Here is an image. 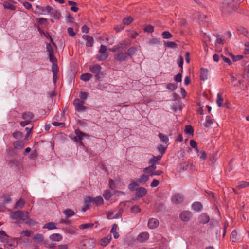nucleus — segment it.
Here are the masks:
<instances>
[{
  "mask_svg": "<svg viewBox=\"0 0 249 249\" xmlns=\"http://www.w3.org/2000/svg\"><path fill=\"white\" fill-rule=\"evenodd\" d=\"M75 110L78 112H83L88 109V107L84 106V101H81L80 99L76 98L74 100L73 103Z\"/></svg>",
  "mask_w": 249,
  "mask_h": 249,
  "instance_id": "1",
  "label": "nucleus"
},
{
  "mask_svg": "<svg viewBox=\"0 0 249 249\" xmlns=\"http://www.w3.org/2000/svg\"><path fill=\"white\" fill-rule=\"evenodd\" d=\"M74 132L77 136V138L79 141V145L84 146L83 143L82 142V140H83L84 138H89V136L88 134L82 132L78 129H75Z\"/></svg>",
  "mask_w": 249,
  "mask_h": 249,
  "instance_id": "2",
  "label": "nucleus"
},
{
  "mask_svg": "<svg viewBox=\"0 0 249 249\" xmlns=\"http://www.w3.org/2000/svg\"><path fill=\"white\" fill-rule=\"evenodd\" d=\"M192 216V213L187 211L182 212L179 215L181 220L185 222L189 221Z\"/></svg>",
  "mask_w": 249,
  "mask_h": 249,
  "instance_id": "3",
  "label": "nucleus"
},
{
  "mask_svg": "<svg viewBox=\"0 0 249 249\" xmlns=\"http://www.w3.org/2000/svg\"><path fill=\"white\" fill-rule=\"evenodd\" d=\"M184 200V196L180 194H176L172 197V201L176 204H180Z\"/></svg>",
  "mask_w": 249,
  "mask_h": 249,
  "instance_id": "4",
  "label": "nucleus"
},
{
  "mask_svg": "<svg viewBox=\"0 0 249 249\" xmlns=\"http://www.w3.org/2000/svg\"><path fill=\"white\" fill-rule=\"evenodd\" d=\"M136 190V192L135 193V195L137 196V197L139 198L145 196L147 192L146 189L143 187L137 188Z\"/></svg>",
  "mask_w": 249,
  "mask_h": 249,
  "instance_id": "5",
  "label": "nucleus"
},
{
  "mask_svg": "<svg viewBox=\"0 0 249 249\" xmlns=\"http://www.w3.org/2000/svg\"><path fill=\"white\" fill-rule=\"evenodd\" d=\"M114 59L119 61H124L126 60L127 58V54L126 53H124L123 52H118L115 54Z\"/></svg>",
  "mask_w": 249,
  "mask_h": 249,
  "instance_id": "6",
  "label": "nucleus"
},
{
  "mask_svg": "<svg viewBox=\"0 0 249 249\" xmlns=\"http://www.w3.org/2000/svg\"><path fill=\"white\" fill-rule=\"evenodd\" d=\"M24 213L20 211H17L12 212L10 214V217L13 219H17L18 218L23 219Z\"/></svg>",
  "mask_w": 249,
  "mask_h": 249,
  "instance_id": "7",
  "label": "nucleus"
},
{
  "mask_svg": "<svg viewBox=\"0 0 249 249\" xmlns=\"http://www.w3.org/2000/svg\"><path fill=\"white\" fill-rule=\"evenodd\" d=\"M149 238V234L147 232H143L139 234L137 237V240L140 242L142 243L146 241Z\"/></svg>",
  "mask_w": 249,
  "mask_h": 249,
  "instance_id": "8",
  "label": "nucleus"
},
{
  "mask_svg": "<svg viewBox=\"0 0 249 249\" xmlns=\"http://www.w3.org/2000/svg\"><path fill=\"white\" fill-rule=\"evenodd\" d=\"M91 202L96 206H100L104 202V200L101 196H98L96 197H92L90 196Z\"/></svg>",
  "mask_w": 249,
  "mask_h": 249,
  "instance_id": "9",
  "label": "nucleus"
},
{
  "mask_svg": "<svg viewBox=\"0 0 249 249\" xmlns=\"http://www.w3.org/2000/svg\"><path fill=\"white\" fill-rule=\"evenodd\" d=\"M82 38L87 41L86 45L87 47H91L93 45L94 39L93 38L89 35H83Z\"/></svg>",
  "mask_w": 249,
  "mask_h": 249,
  "instance_id": "10",
  "label": "nucleus"
},
{
  "mask_svg": "<svg viewBox=\"0 0 249 249\" xmlns=\"http://www.w3.org/2000/svg\"><path fill=\"white\" fill-rule=\"evenodd\" d=\"M159 221L155 218H151L148 222V227L151 229L157 228L159 225Z\"/></svg>",
  "mask_w": 249,
  "mask_h": 249,
  "instance_id": "11",
  "label": "nucleus"
},
{
  "mask_svg": "<svg viewBox=\"0 0 249 249\" xmlns=\"http://www.w3.org/2000/svg\"><path fill=\"white\" fill-rule=\"evenodd\" d=\"M158 136L162 143L166 144L167 146L169 144V139L167 135L160 132L158 134Z\"/></svg>",
  "mask_w": 249,
  "mask_h": 249,
  "instance_id": "12",
  "label": "nucleus"
},
{
  "mask_svg": "<svg viewBox=\"0 0 249 249\" xmlns=\"http://www.w3.org/2000/svg\"><path fill=\"white\" fill-rule=\"evenodd\" d=\"M210 220L209 216L206 213H202L198 217V221L200 223L206 224Z\"/></svg>",
  "mask_w": 249,
  "mask_h": 249,
  "instance_id": "13",
  "label": "nucleus"
},
{
  "mask_svg": "<svg viewBox=\"0 0 249 249\" xmlns=\"http://www.w3.org/2000/svg\"><path fill=\"white\" fill-rule=\"evenodd\" d=\"M192 209L196 212H201L203 209L202 204L199 202H195L192 205Z\"/></svg>",
  "mask_w": 249,
  "mask_h": 249,
  "instance_id": "14",
  "label": "nucleus"
},
{
  "mask_svg": "<svg viewBox=\"0 0 249 249\" xmlns=\"http://www.w3.org/2000/svg\"><path fill=\"white\" fill-rule=\"evenodd\" d=\"M237 31L239 35H242L244 36L249 38V33L246 28L242 26L238 27L237 28Z\"/></svg>",
  "mask_w": 249,
  "mask_h": 249,
  "instance_id": "15",
  "label": "nucleus"
},
{
  "mask_svg": "<svg viewBox=\"0 0 249 249\" xmlns=\"http://www.w3.org/2000/svg\"><path fill=\"white\" fill-rule=\"evenodd\" d=\"M208 70L207 69L201 68L200 69V79L204 81L207 79Z\"/></svg>",
  "mask_w": 249,
  "mask_h": 249,
  "instance_id": "16",
  "label": "nucleus"
},
{
  "mask_svg": "<svg viewBox=\"0 0 249 249\" xmlns=\"http://www.w3.org/2000/svg\"><path fill=\"white\" fill-rule=\"evenodd\" d=\"M49 238L53 241H60L62 240V236L59 233H53L51 234Z\"/></svg>",
  "mask_w": 249,
  "mask_h": 249,
  "instance_id": "17",
  "label": "nucleus"
},
{
  "mask_svg": "<svg viewBox=\"0 0 249 249\" xmlns=\"http://www.w3.org/2000/svg\"><path fill=\"white\" fill-rule=\"evenodd\" d=\"M8 165L10 167L15 166L18 168H19L21 166V162L19 160L14 159L10 161Z\"/></svg>",
  "mask_w": 249,
  "mask_h": 249,
  "instance_id": "18",
  "label": "nucleus"
},
{
  "mask_svg": "<svg viewBox=\"0 0 249 249\" xmlns=\"http://www.w3.org/2000/svg\"><path fill=\"white\" fill-rule=\"evenodd\" d=\"M13 144L15 148L21 149L25 146V142L22 140L18 141H16Z\"/></svg>",
  "mask_w": 249,
  "mask_h": 249,
  "instance_id": "19",
  "label": "nucleus"
},
{
  "mask_svg": "<svg viewBox=\"0 0 249 249\" xmlns=\"http://www.w3.org/2000/svg\"><path fill=\"white\" fill-rule=\"evenodd\" d=\"M111 238H112L111 235H108L107 236H106V237L102 238L101 240V245L103 247L106 246L110 242V240L111 239Z\"/></svg>",
  "mask_w": 249,
  "mask_h": 249,
  "instance_id": "20",
  "label": "nucleus"
},
{
  "mask_svg": "<svg viewBox=\"0 0 249 249\" xmlns=\"http://www.w3.org/2000/svg\"><path fill=\"white\" fill-rule=\"evenodd\" d=\"M113 195V194H112L111 191L109 189H107L104 191L103 194V196L106 200H109Z\"/></svg>",
  "mask_w": 249,
  "mask_h": 249,
  "instance_id": "21",
  "label": "nucleus"
},
{
  "mask_svg": "<svg viewBox=\"0 0 249 249\" xmlns=\"http://www.w3.org/2000/svg\"><path fill=\"white\" fill-rule=\"evenodd\" d=\"M102 67L98 64L94 65L90 67V71L93 73H97L101 71Z\"/></svg>",
  "mask_w": 249,
  "mask_h": 249,
  "instance_id": "22",
  "label": "nucleus"
},
{
  "mask_svg": "<svg viewBox=\"0 0 249 249\" xmlns=\"http://www.w3.org/2000/svg\"><path fill=\"white\" fill-rule=\"evenodd\" d=\"M35 12L40 15L46 14L45 7L36 5V6Z\"/></svg>",
  "mask_w": 249,
  "mask_h": 249,
  "instance_id": "23",
  "label": "nucleus"
},
{
  "mask_svg": "<svg viewBox=\"0 0 249 249\" xmlns=\"http://www.w3.org/2000/svg\"><path fill=\"white\" fill-rule=\"evenodd\" d=\"M92 74L91 73H85L81 75L80 79L84 81H88L92 77Z\"/></svg>",
  "mask_w": 249,
  "mask_h": 249,
  "instance_id": "24",
  "label": "nucleus"
},
{
  "mask_svg": "<svg viewBox=\"0 0 249 249\" xmlns=\"http://www.w3.org/2000/svg\"><path fill=\"white\" fill-rule=\"evenodd\" d=\"M56 225V223L53 222H48L43 226V228H46L48 230H53L57 228Z\"/></svg>",
  "mask_w": 249,
  "mask_h": 249,
  "instance_id": "25",
  "label": "nucleus"
},
{
  "mask_svg": "<svg viewBox=\"0 0 249 249\" xmlns=\"http://www.w3.org/2000/svg\"><path fill=\"white\" fill-rule=\"evenodd\" d=\"M117 227V225L116 224H114L110 231V232L113 234V237L115 239H117L119 237V234L116 231Z\"/></svg>",
  "mask_w": 249,
  "mask_h": 249,
  "instance_id": "26",
  "label": "nucleus"
},
{
  "mask_svg": "<svg viewBox=\"0 0 249 249\" xmlns=\"http://www.w3.org/2000/svg\"><path fill=\"white\" fill-rule=\"evenodd\" d=\"M188 164L187 163L183 162L178 164L177 169L179 172H182L186 170L188 168Z\"/></svg>",
  "mask_w": 249,
  "mask_h": 249,
  "instance_id": "27",
  "label": "nucleus"
},
{
  "mask_svg": "<svg viewBox=\"0 0 249 249\" xmlns=\"http://www.w3.org/2000/svg\"><path fill=\"white\" fill-rule=\"evenodd\" d=\"M137 48L135 47H131L128 49L127 52L126 53L127 56H130L131 58H132V56L135 54Z\"/></svg>",
  "mask_w": 249,
  "mask_h": 249,
  "instance_id": "28",
  "label": "nucleus"
},
{
  "mask_svg": "<svg viewBox=\"0 0 249 249\" xmlns=\"http://www.w3.org/2000/svg\"><path fill=\"white\" fill-rule=\"evenodd\" d=\"M34 116V114L30 112H24L22 115V117L23 119H28V120H31L33 118Z\"/></svg>",
  "mask_w": 249,
  "mask_h": 249,
  "instance_id": "29",
  "label": "nucleus"
},
{
  "mask_svg": "<svg viewBox=\"0 0 249 249\" xmlns=\"http://www.w3.org/2000/svg\"><path fill=\"white\" fill-rule=\"evenodd\" d=\"M167 145L166 146H164L162 144H158L157 148L158 152L160 154H161V156H162V155H163L165 153V152L167 149Z\"/></svg>",
  "mask_w": 249,
  "mask_h": 249,
  "instance_id": "30",
  "label": "nucleus"
},
{
  "mask_svg": "<svg viewBox=\"0 0 249 249\" xmlns=\"http://www.w3.org/2000/svg\"><path fill=\"white\" fill-rule=\"evenodd\" d=\"M134 20V18H133L132 17V16H129V17H126V18H124L123 20V24L125 25H129L132 22V21H133Z\"/></svg>",
  "mask_w": 249,
  "mask_h": 249,
  "instance_id": "31",
  "label": "nucleus"
},
{
  "mask_svg": "<svg viewBox=\"0 0 249 249\" xmlns=\"http://www.w3.org/2000/svg\"><path fill=\"white\" fill-rule=\"evenodd\" d=\"M67 217H71L75 214V212L71 209H67L63 211Z\"/></svg>",
  "mask_w": 249,
  "mask_h": 249,
  "instance_id": "32",
  "label": "nucleus"
},
{
  "mask_svg": "<svg viewBox=\"0 0 249 249\" xmlns=\"http://www.w3.org/2000/svg\"><path fill=\"white\" fill-rule=\"evenodd\" d=\"M64 231L71 234H75L76 233V230L73 227H69L66 228L64 229Z\"/></svg>",
  "mask_w": 249,
  "mask_h": 249,
  "instance_id": "33",
  "label": "nucleus"
},
{
  "mask_svg": "<svg viewBox=\"0 0 249 249\" xmlns=\"http://www.w3.org/2000/svg\"><path fill=\"white\" fill-rule=\"evenodd\" d=\"M148 179L149 176L148 175L142 174L140 176L138 181L140 183L144 184L148 180Z\"/></svg>",
  "mask_w": 249,
  "mask_h": 249,
  "instance_id": "34",
  "label": "nucleus"
},
{
  "mask_svg": "<svg viewBox=\"0 0 249 249\" xmlns=\"http://www.w3.org/2000/svg\"><path fill=\"white\" fill-rule=\"evenodd\" d=\"M162 156H153L149 160V164H155V162L161 160Z\"/></svg>",
  "mask_w": 249,
  "mask_h": 249,
  "instance_id": "35",
  "label": "nucleus"
},
{
  "mask_svg": "<svg viewBox=\"0 0 249 249\" xmlns=\"http://www.w3.org/2000/svg\"><path fill=\"white\" fill-rule=\"evenodd\" d=\"M1 198L3 199V202L4 203L8 204L11 202L10 196L8 194H3Z\"/></svg>",
  "mask_w": 249,
  "mask_h": 249,
  "instance_id": "36",
  "label": "nucleus"
},
{
  "mask_svg": "<svg viewBox=\"0 0 249 249\" xmlns=\"http://www.w3.org/2000/svg\"><path fill=\"white\" fill-rule=\"evenodd\" d=\"M178 88V85L175 83H168L166 84V88L169 90H175Z\"/></svg>",
  "mask_w": 249,
  "mask_h": 249,
  "instance_id": "37",
  "label": "nucleus"
},
{
  "mask_svg": "<svg viewBox=\"0 0 249 249\" xmlns=\"http://www.w3.org/2000/svg\"><path fill=\"white\" fill-rule=\"evenodd\" d=\"M3 6L5 9H7L11 10H15L16 9L15 6L10 3L7 1H5L3 3Z\"/></svg>",
  "mask_w": 249,
  "mask_h": 249,
  "instance_id": "38",
  "label": "nucleus"
},
{
  "mask_svg": "<svg viewBox=\"0 0 249 249\" xmlns=\"http://www.w3.org/2000/svg\"><path fill=\"white\" fill-rule=\"evenodd\" d=\"M206 122L204 125L206 127H210L213 123V120L209 116H206Z\"/></svg>",
  "mask_w": 249,
  "mask_h": 249,
  "instance_id": "39",
  "label": "nucleus"
},
{
  "mask_svg": "<svg viewBox=\"0 0 249 249\" xmlns=\"http://www.w3.org/2000/svg\"><path fill=\"white\" fill-rule=\"evenodd\" d=\"M141 211V208L139 207V206L137 205H134L130 209V212L131 213H140Z\"/></svg>",
  "mask_w": 249,
  "mask_h": 249,
  "instance_id": "40",
  "label": "nucleus"
},
{
  "mask_svg": "<svg viewBox=\"0 0 249 249\" xmlns=\"http://www.w3.org/2000/svg\"><path fill=\"white\" fill-rule=\"evenodd\" d=\"M185 132L186 133H187L189 135H193V133H194L193 127L191 125H186L185 126Z\"/></svg>",
  "mask_w": 249,
  "mask_h": 249,
  "instance_id": "41",
  "label": "nucleus"
},
{
  "mask_svg": "<svg viewBox=\"0 0 249 249\" xmlns=\"http://www.w3.org/2000/svg\"><path fill=\"white\" fill-rule=\"evenodd\" d=\"M223 101V98L222 97L221 93H218L217 95L216 103L219 107H221L222 106Z\"/></svg>",
  "mask_w": 249,
  "mask_h": 249,
  "instance_id": "42",
  "label": "nucleus"
},
{
  "mask_svg": "<svg viewBox=\"0 0 249 249\" xmlns=\"http://www.w3.org/2000/svg\"><path fill=\"white\" fill-rule=\"evenodd\" d=\"M94 224L91 223L83 224L79 226L80 229H85L88 228H91L93 227Z\"/></svg>",
  "mask_w": 249,
  "mask_h": 249,
  "instance_id": "43",
  "label": "nucleus"
},
{
  "mask_svg": "<svg viewBox=\"0 0 249 249\" xmlns=\"http://www.w3.org/2000/svg\"><path fill=\"white\" fill-rule=\"evenodd\" d=\"M25 204V201L23 199H20L18 200L15 204V208L18 209L19 208H22Z\"/></svg>",
  "mask_w": 249,
  "mask_h": 249,
  "instance_id": "44",
  "label": "nucleus"
},
{
  "mask_svg": "<svg viewBox=\"0 0 249 249\" xmlns=\"http://www.w3.org/2000/svg\"><path fill=\"white\" fill-rule=\"evenodd\" d=\"M51 15H52L53 18L56 19H59L61 16V13L58 10L52 11Z\"/></svg>",
  "mask_w": 249,
  "mask_h": 249,
  "instance_id": "45",
  "label": "nucleus"
},
{
  "mask_svg": "<svg viewBox=\"0 0 249 249\" xmlns=\"http://www.w3.org/2000/svg\"><path fill=\"white\" fill-rule=\"evenodd\" d=\"M12 135L16 139H19L23 137V134L20 131H16L13 133Z\"/></svg>",
  "mask_w": 249,
  "mask_h": 249,
  "instance_id": "46",
  "label": "nucleus"
},
{
  "mask_svg": "<svg viewBox=\"0 0 249 249\" xmlns=\"http://www.w3.org/2000/svg\"><path fill=\"white\" fill-rule=\"evenodd\" d=\"M139 184L136 182H133L132 183H131L129 186H128V189L131 191H133L134 190H136V187H138L139 186Z\"/></svg>",
  "mask_w": 249,
  "mask_h": 249,
  "instance_id": "47",
  "label": "nucleus"
},
{
  "mask_svg": "<svg viewBox=\"0 0 249 249\" xmlns=\"http://www.w3.org/2000/svg\"><path fill=\"white\" fill-rule=\"evenodd\" d=\"M128 44L127 43H119L117 46L118 47V50L122 51L126 50Z\"/></svg>",
  "mask_w": 249,
  "mask_h": 249,
  "instance_id": "48",
  "label": "nucleus"
},
{
  "mask_svg": "<svg viewBox=\"0 0 249 249\" xmlns=\"http://www.w3.org/2000/svg\"><path fill=\"white\" fill-rule=\"evenodd\" d=\"M237 232H236V231L235 230H233L231 232V240L232 242H235L237 241Z\"/></svg>",
  "mask_w": 249,
  "mask_h": 249,
  "instance_id": "49",
  "label": "nucleus"
},
{
  "mask_svg": "<svg viewBox=\"0 0 249 249\" xmlns=\"http://www.w3.org/2000/svg\"><path fill=\"white\" fill-rule=\"evenodd\" d=\"M52 71L53 75L57 74L59 69L57 63L52 64Z\"/></svg>",
  "mask_w": 249,
  "mask_h": 249,
  "instance_id": "50",
  "label": "nucleus"
},
{
  "mask_svg": "<svg viewBox=\"0 0 249 249\" xmlns=\"http://www.w3.org/2000/svg\"><path fill=\"white\" fill-rule=\"evenodd\" d=\"M49 60L52 64L57 63V60L54 56V53L49 54Z\"/></svg>",
  "mask_w": 249,
  "mask_h": 249,
  "instance_id": "51",
  "label": "nucleus"
},
{
  "mask_svg": "<svg viewBox=\"0 0 249 249\" xmlns=\"http://www.w3.org/2000/svg\"><path fill=\"white\" fill-rule=\"evenodd\" d=\"M34 239L38 242H41L43 240V236L42 234H36L34 236Z\"/></svg>",
  "mask_w": 249,
  "mask_h": 249,
  "instance_id": "52",
  "label": "nucleus"
},
{
  "mask_svg": "<svg viewBox=\"0 0 249 249\" xmlns=\"http://www.w3.org/2000/svg\"><path fill=\"white\" fill-rule=\"evenodd\" d=\"M89 96V93L87 92H81L80 93L79 97L81 101H84L87 99Z\"/></svg>",
  "mask_w": 249,
  "mask_h": 249,
  "instance_id": "53",
  "label": "nucleus"
},
{
  "mask_svg": "<svg viewBox=\"0 0 249 249\" xmlns=\"http://www.w3.org/2000/svg\"><path fill=\"white\" fill-rule=\"evenodd\" d=\"M160 42V39L157 38H152L149 40L148 44L149 45H154L158 44Z\"/></svg>",
  "mask_w": 249,
  "mask_h": 249,
  "instance_id": "54",
  "label": "nucleus"
},
{
  "mask_svg": "<svg viewBox=\"0 0 249 249\" xmlns=\"http://www.w3.org/2000/svg\"><path fill=\"white\" fill-rule=\"evenodd\" d=\"M37 23L39 25H46L47 23V19L43 18H37Z\"/></svg>",
  "mask_w": 249,
  "mask_h": 249,
  "instance_id": "55",
  "label": "nucleus"
},
{
  "mask_svg": "<svg viewBox=\"0 0 249 249\" xmlns=\"http://www.w3.org/2000/svg\"><path fill=\"white\" fill-rule=\"evenodd\" d=\"M216 40L217 43L219 44H223L225 42L224 40L222 38L223 36L218 34L216 35Z\"/></svg>",
  "mask_w": 249,
  "mask_h": 249,
  "instance_id": "56",
  "label": "nucleus"
},
{
  "mask_svg": "<svg viewBox=\"0 0 249 249\" xmlns=\"http://www.w3.org/2000/svg\"><path fill=\"white\" fill-rule=\"evenodd\" d=\"M165 45L169 48H176L177 47L178 45L174 42L168 41L166 43Z\"/></svg>",
  "mask_w": 249,
  "mask_h": 249,
  "instance_id": "57",
  "label": "nucleus"
},
{
  "mask_svg": "<svg viewBox=\"0 0 249 249\" xmlns=\"http://www.w3.org/2000/svg\"><path fill=\"white\" fill-rule=\"evenodd\" d=\"M144 30L146 32L152 33L154 32V27L151 25H146L145 27Z\"/></svg>",
  "mask_w": 249,
  "mask_h": 249,
  "instance_id": "58",
  "label": "nucleus"
},
{
  "mask_svg": "<svg viewBox=\"0 0 249 249\" xmlns=\"http://www.w3.org/2000/svg\"><path fill=\"white\" fill-rule=\"evenodd\" d=\"M162 36L164 39H169L172 36V35L168 31H164L162 32Z\"/></svg>",
  "mask_w": 249,
  "mask_h": 249,
  "instance_id": "59",
  "label": "nucleus"
},
{
  "mask_svg": "<svg viewBox=\"0 0 249 249\" xmlns=\"http://www.w3.org/2000/svg\"><path fill=\"white\" fill-rule=\"evenodd\" d=\"M174 80L176 82H181L182 81V75L181 73H178L174 77Z\"/></svg>",
  "mask_w": 249,
  "mask_h": 249,
  "instance_id": "60",
  "label": "nucleus"
},
{
  "mask_svg": "<svg viewBox=\"0 0 249 249\" xmlns=\"http://www.w3.org/2000/svg\"><path fill=\"white\" fill-rule=\"evenodd\" d=\"M123 211H124V210H123V208H120L118 212L115 214V215L113 217V218L117 219V218H120L122 216Z\"/></svg>",
  "mask_w": 249,
  "mask_h": 249,
  "instance_id": "61",
  "label": "nucleus"
},
{
  "mask_svg": "<svg viewBox=\"0 0 249 249\" xmlns=\"http://www.w3.org/2000/svg\"><path fill=\"white\" fill-rule=\"evenodd\" d=\"M249 186V182L242 181L239 183L238 188L239 189Z\"/></svg>",
  "mask_w": 249,
  "mask_h": 249,
  "instance_id": "62",
  "label": "nucleus"
},
{
  "mask_svg": "<svg viewBox=\"0 0 249 249\" xmlns=\"http://www.w3.org/2000/svg\"><path fill=\"white\" fill-rule=\"evenodd\" d=\"M108 56L107 53H102L97 57V59L99 61H104L107 58Z\"/></svg>",
  "mask_w": 249,
  "mask_h": 249,
  "instance_id": "63",
  "label": "nucleus"
},
{
  "mask_svg": "<svg viewBox=\"0 0 249 249\" xmlns=\"http://www.w3.org/2000/svg\"><path fill=\"white\" fill-rule=\"evenodd\" d=\"M124 28V25L121 23L120 25H117L114 27V30L117 32H120L122 31Z\"/></svg>",
  "mask_w": 249,
  "mask_h": 249,
  "instance_id": "64",
  "label": "nucleus"
}]
</instances>
